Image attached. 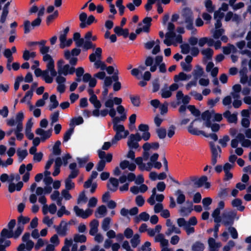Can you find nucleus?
<instances>
[{"label": "nucleus", "mask_w": 251, "mask_h": 251, "mask_svg": "<svg viewBox=\"0 0 251 251\" xmlns=\"http://www.w3.org/2000/svg\"><path fill=\"white\" fill-rule=\"evenodd\" d=\"M187 108L190 110L191 113L196 117H199L201 115L200 111L197 109L195 105H189Z\"/></svg>", "instance_id": "obj_55"}, {"label": "nucleus", "mask_w": 251, "mask_h": 251, "mask_svg": "<svg viewBox=\"0 0 251 251\" xmlns=\"http://www.w3.org/2000/svg\"><path fill=\"white\" fill-rule=\"evenodd\" d=\"M114 31L118 36H123L126 38L129 35V30L127 28H123L122 27L116 26L114 28Z\"/></svg>", "instance_id": "obj_24"}, {"label": "nucleus", "mask_w": 251, "mask_h": 251, "mask_svg": "<svg viewBox=\"0 0 251 251\" xmlns=\"http://www.w3.org/2000/svg\"><path fill=\"white\" fill-rule=\"evenodd\" d=\"M166 225L168 227V228L165 231V235H170L173 232L176 234H180V229L179 228L175 226V225H173V223L171 219H168L166 220Z\"/></svg>", "instance_id": "obj_13"}, {"label": "nucleus", "mask_w": 251, "mask_h": 251, "mask_svg": "<svg viewBox=\"0 0 251 251\" xmlns=\"http://www.w3.org/2000/svg\"><path fill=\"white\" fill-rule=\"evenodd\" d=\"M99 225V222L97 219H94L90 222V235H101L100 234L98 233Z\"/></svg>", "instance_id": "obj_20"}, {"label": "nucleus", "mask_w": 251, "mask_h": 251, "mask_svg": "<svg viewBox=\"0 0 251 251\" xmlns=\"http://www.w3.org/2000/svg\"><path fill=\"white\" fill-rule=\"evenodd\" d=\"M140 236H132L130 240V243L133 248H135L141 242Z\"/></svg>", "instance_id": "obj_56"}, {"label": "nucleus", "mask_w": 251, "mask_h": 251, "mask_svg": "<svg viewBox=\"0 0 251 251\" xmlns=\"http://www.w3.org/2000/svg\"><path fill=\"white\" fill-rule=\"evenodd\" d=\"M104 105L107 108H109L110 110L108 111V114L109 116L114 118L116 114V112L115 109L113 108V101L111 99H108L104 103Z\"/></svg>", "instance_id": "obj_25"}, {"label": "nucleus", "mask_w": 251, "mask_h": 251, "mask_svg": "<svg viewBox=\"0 0 251 251\" xmlns=\"http://www.w3.org/2000/svg\"><path fill=\"white\" fill-rule=\"evenodd\" d=\"M30 236H22V239L23 242L26 243V249L28 251H30L34 246V242L30 240Z\"/></svg>", "instance_id": "obj_36"}, {"label": "nucleus", "mask_w": 251, "mask_h": 251, "mask_svg": "<svg viewBox=\"0 0 251 251\" xmlns=\"http://www.w3.org/2000/svg\"><path fill=\"white\" fill-rule=\"evenodd\" d=\"M9 5L10 2L8 1L3 6L2 12L0 19V22L2 24L4 23L6 21V17L9 13L8 7Z\"/></svg>", "instance_id": "obj_31"}, {"label": "nucleus", "mask_w": 251, "mask_h": 251, "mask_svg": "<svg viewBox=\"0 0 251 251\" xmlns=\"http://www.w3.org/2000/svg\"><path fill=\"white\" fill-rule=\"evenodd\" d=\"M81 52V50L77 48H74L71 51L66 50L64 51V57L66 59L69 60L71 55L77 56L79 55Z\"/></svg>", "instance_id": "obj_28"}, {"label": "nucleus", "mask_w": 251, "mask_h": 251, "mask_svg": "<svg viewBox=\"0 0 251 251\" xmlns=\"http://www.w3.org/2000/svg\"><path fill=\"white\" fill-rule=\"evenodd\" d=\"M156 133H157L159 138L160 139H164L167 134L166 129L163 127L156 129Z\"/></svg>", "instance_id": "obj_51"}, {"label": "nucleus", "mask_w": 251, "mask_h": 251, "mask_svg": "<svg viewBox=\"0 0 251 251\" xmlns=\"http://www.w3.org/2000/svg\"><path fill=\"white\" fill-rule=\"evenodd\" d=\"M119 185L118 180L114 177H111L109 179V182L107 184V188L112 192H115Z\"/></svg>", "instance_id": "obj_23"}, {"label": "nucleus", "mask_w": 251, "mask_h": 251, "mask_svg": "<svg viewBox=\"0 0 251 251\" xmlns=\"http://www.w3.org/2000/svg\"><path fill=\"white\" fill-rule=\"evenodd\" d=\"M204 244L200 241H196L192 246V251H203Z\"/></svg>", "instance_id": "obj_41"}, {"label": "nucleus", "mask_w": 251, "mask_h": 251, "mask_svg": "<svg viewBox=\"0 0 251 251\" xmlns=\"http://www.w3.org/2000/svg\"><path fill=\"white\" fill-rule=\"evenodd\" d=\"M76 160L78 162L79 167L81 168L84 167L85 164L88 162L89 160V157L85 156L83 158L77 157Z\"/></svg>", "instance_id": "obj_60"}, {"label": "nucleus", "mask_w": 251, "mask_h": 251, "mask_svg": "<svg viewBox=\"0 0 251 251\" xmlns=\"http://www.w3.org/2000/svg\"><path fill=\"white\" fill-rule=\"evenodd\" d=\"M176 36V34L175 32H168L165 35V39L164 40V43L168 46L172 45V40Z\"/></svg>", "instance_id": "obj_33"}, {"label": "nucleus", "mask_w": 251, "mask_h": 251, "mask_svg": "<svg viewBox=\"0 0 251 251\" xmlns=\"http://www.w3.org/2000/svg\"><path fill=\"white\" fill-rule=\"evenodd\" d=\"M43 60L45 62H48L46 71L48 72V75H49V72H50L51 77L56 76L57 72L54 69V61L50 55L47 54L43 56Z\"/></svg>", "instance_id": "obj_8"}, {"label": "nucleus", "mask_w": 251, "mask_h": 251, "mask_svg": "<svg viewBox=\"0 0 251 251\" xmlns=\"http://www.w3.org/2000/svg\"><path fill=\"white\" fill-rule=\"evenodd\" d=\"M228 188H221L218 193V196L221 199H225L228 196Z\"/></svg>", "instance_id": "obj_46"}, {"label": "nucleus", "mask_w": 251, "mask_h": 251, "mask_svg": "<svg viewBox=\"0 0 251 251\" xmlns=\"http://www.w3.org/2000/svg\"><path fill=\"white\" fill-rule=\"evenodd\" d=\"M98 175V173L96 171H93L92 172V174H91L90 176L89 177V178L87 179V180H86L84 182V184L83 185L84 187L85 188H88L90 187V186L92 185L93 180L94 179H95L97 177Z\"/></svg>", "instance_id": "obj_34"}, {"label": "nucleus", "mask_w": 251, "mask_h": 251, "mask_svg": "<svg viewBox=\"0 0 251 251\" xmlns=\"http://www.w3.org/2000/svg\"><path fill=\"white\" fill-rule=\"evenodd\" d=\"M152 18L151 17H145L142 21L143 24L145 25L143 27H146L148 29V31L150 32V27L151 25Z\"/></svg>", "instance_id": "obj_58"}, {"label": "nucleus", "mask_w": 251, "mask_h": 251, "mask_svg": "<svg viewBox=\"0 0 251 251\" xmlns=\"http://www.w3.org/2000/svg\"><path fill=\"white\" fill-rule=\"evenodd\" d=\"M236 215L237 212L235 210H231L227 213H223L222 215L223 224L226 226H232Z\"/></svg>", "instance_id": "obj_6"}, {"label": "nucleus", "mask_w": 251, "mask_h": 251, "mask_svg": "<svg viewBox=\"0 0 251 251\" xmlns=\"http://www.w3.org/2000/svg\"><path fill=\"white\" fill-rule=\"evenodd\" d=\"M210 150L211 152V156L212 157H220V154L218 155V152L220 154L222 152L221 148L219 146H216L214 143L213 142H210L209 143Z\"/></svg>", "instance_id": "obj_26"}, {"label": "nucleus", "mask_w": 251, "mask_h": 251, "mask_svg": "<svg viewBox=\"0 0 251 251\" xmlns=\"http://www.w3.org/2000/svg\"><path fill=\"white\" fill-rule=\"evenodd\" d=\"M92 37V32L91 31H88L86 33L84 39H85V45H83V50H87L90 49H94L96 45L93 44L91 41Z\"/></svg>", "instance_id": "obj_11"}, {"label": "nucleus", "mask_w": 251, "mask_h": 251, "mask_svg": "<svg viewBox=\"0 0 251 251\" xmlns=\"http://www.w3.org/2000/svg\"><path fill=\"white\" fill-rule=\"evenodd\" d=\"M237 138L239 139V141L241 142L243 147L248 148L251 145V141L248 139H246L243 133H238L237 135Z\"/></svg>", "instance_id": "obj_30"}, {"label": "nucleus", "mask_w": 251, "mask_h": 251, "mask_svg": "<svg viewBox=\"0 0 251 251\" xmlns=\"http://www.w3.org/2000/svg\"><path fill=\"white\" fill-rule=\"evenodd\" d=\"M9 178L8 181L10 182L8 185V191L12 193L15 191H20L24 186L22 181H19L16 184L13 183L12 181L15 179V175L11 174L9 176Z\"/></svg>", "instance_id": "obj_10"}, {"label": "nucleus", "mask_w": 251, "mask_h": 251, "mask_svg": "<svg viewBox=\"0 0 251 251\" xmlns=\"http://www.w3.org/2000/svg\"><path fill=\"white\" fill-rule=\"evenodd\" d=\"M208 244L209 251H219L222 246V243L220 242H216L215 239L212 237H210L208 239Z\"/></svg>", "instance_id": "obj_18"}, {"label": "nucleus", "mask_w": 251, "mask_h": 251, "mask_svg": "<svg viewBox=\"0 0 251 251\" xmlns=\"http://www.w3.org/2000/svg\"><path fill=\"white\" fill-rule=\"evenodd\" d=\"M41 22V18L38 17L31 23L28 20H25L24 23V33L27 34L30 32L31 29H34L36 27L39 26Z\"/></svg>", "instance_id": "obj_9"}, {"label": "nucleus", "mask_w": 251, "mask_h": 251, "mask_svg": "<svg viewBox=\"0 0 251 251\" xmlns=\"http://www.w3.org/2000/svg\"><path fill=\"white\" fill-rule=\"evenodd\" d=\"M204 5L208 12L212 13L214 12L215 6L213 5L212 1L211 0H206Z\"/></svg>", "instance_id": "obj_49"}, {"label": "nucleus", "mask_w": 251, "mask_h": 251, "mask_svg": "<svg viewBox=\"0 0 251 251\" xmlns=\"http://www.w3.org/2000/svg\"><path fill=\"white\" fill-rule=\"evenodd\" d=\"M191 77V75H187L186 74L183 72H180L178 75H176L174 76V81L176 82L179 80H185L189 79Z\"/></svg>", "instance_id": "obj_42"}, {"label": "nucleus", "mask_w": 251, "mask_h": 251, "mask_svg": "<svg viewBox=\"0 0 251 251\" xmlns=\"http://www.w3.org/2000/svg\"><path fill=\"white\" fill-rule=\"evenodd\" d=\"M127 144L128 147L131 150H132L133 149H137L139 146L138 143H137L136 141H135L133 139H132L130 136H129V137L128 138Z\"/></svg>", "instance_id": "obj_47"}, {"label": "nucleus", "mask_w": 251, "mask_h": 251, "mask_svg": "<svg viewBox=\"0 0 251 251\" xmlns=\"http://www.w3.org/2000/svg\"><path fill=\"white\" fill-rule=\"evenodd\" d=\"M175 195L177 197L176 202L177 204H182L185 201V196L181 190H177L175 192Z\"/></svg>", "instance_id": "obj_32"}, {"label": "nucleus", "mask_w": 251, "mask_h": 251, "mask_svg": "<svg viewBox=\"0 0 251 251\" xmlns=\"http://www.w3.org/2000/svg\"><path fill=\"white\" fill-rule=\"evenodd\" d=\"M17 155L19 158L20 159V161H23L28 155L27 151L26 150L22 151H17Z\"/></svg>", "instance_id": "obj_62"}, {"label": "nucleus", "mask_w": 251, "mask_h": 251, "mask_svg": "<svg viewBox=\"0 0 251 251\" xmlns=\"http://www.w3.org/2000/svg\"><path fill=\"white\" fill-rule=\"evenodd\" d=\"M34 239H38L37 242L35 245V250L37 251L42 247L44 244V241L42 238H38L40 236H31Z\"/></svg>", "instance_id": "obj_54"}, {"label": "nucleus", "mask_w": 251, "mask_h": 251, "mask_svg": "<svg viewBox=\"0 0 251 251\" xmlns=\"http://www.w3.org/2000/svg\"><path fill=\"white\" fill-rule=\"evenodd\" d=\"M107 212L106 207L104 205L99 206L95 212V216L97 218L104 216Z\"/></svg>", "instance_id": "obj_37"}, {"label": "nucleus", "mask_w": 251, "mask_h": 251, "mask_svg": "<svg viewBox=\"0 0 251 251\" xmlns=\"http://www.w3.org/2000/svg\"><path fill=\"white\" fill-rule=\"evenodd\" d=\"M165 236H154V241L159 242L161 247H167L168 246V240L165 239Z\"/></svg>", "instance_id": "obj_39"}, {"label": "nucleus", "mask_w": 251, "mask_h": 251, "mask_svg": "<svg viewBox=\"0 0 251 251\" xmlns=\"http://www.w3.org/2000/svg\"><path fill=\"white\" fill-rule=\"evenodd\" d=\"M29 221L30 218L28 217H25L21 215L18 217L17 226L18 227V230L20 231L22 234L24 230L25 225L29 223Z\"/></svg>", "instance_id": "obj_16"}, {"label": "nucleus", "mask_w": 251, "mask_h": 251, "mask_svg": "<svg viewBox=\"0 0 251 251\" xmlns=\"http://www.w3.org/2000/svg\"><path fill=\"white\" fill-rule=\"evenodd\" d=\"M22 234L17 226L15 219H11L7 224L6 227L1 231L0 235H21Z\"/></svg>", "instance_id": "obj_1"}, {"label": "nucleus", "mask_w": 251, "mask_h": 251, "mask_svg": "<svg viewBox=\"0 0 251 251\" xmlns=\"http://www.w3.org/2000/svg\"><path fill=\"white\" fill-rule=\"evenodd\" d=\"M220 226V224H216L214 228H210L207 230V234H211L212 232H213V235H218V231H219V228Z\"/></svg>", "instance_id": "obj_59"}, {"label": "nucleus", "mask_w": 251, "mask_h": 251, "mask_svg": "<svg viewBox=\"0 0 251 251\" xmlns=\"http://www.w3.org/2000/svg\"><path fill=\"white\" fill-rule=\"evenodd\" d=\"M223 116L227 119L229 123H236L237 122V113L231 114L229 110H226L223 113Z\"/></svg>", "instance_id": "obj_22"}, {"label": "nucleus", "mask_w": 251, "mask_h": 251, "mask_svg": "<svg viewBox=\"0 0 251 251\" xmlns=\"http://www.w3.org/2000/svg\"><path fill=\"white\" fill-rule=\"evenodd\" d=\"M113 129L116 132V134L112 139V143L115 144L118 141L123 138L122 132L125 131V126L123 125H118L119 123L112 121Z\"/></svg>", "instance_id": "obj_5"}, {"label": "nucleus", "mask_w": 251, "mask_h": 251, "mask_svg": "<svg viewBox=\"0 0 251 251\" xmlns=\"http://www.w3.org/2000/svg\"><path fill=\"white\" fill-rule=\"evenodd\" d=\"M197 120V119L193 120L188 126V131L190 134L194 135H200L201 134L206 137H210L212 139H213L215 141L218 140V137L216 134L210 133L209 134H207L204 131L202 130H199L197 128H194L193 127V124Z\"/></svg>", "instance_id": "obj_2"}, {"label": "nucleus", "mask_w": 251, "mask_h": 251, "mask_svg": "<svg viewBox=\"0 0 251 251\" xmlns=\"http://www.w3.org/2000/svg\"><path fill=\"white\" fill-rule=\"evenodd\" d=\"M129 98L130 99L132 104L136 107H138L140 105V98L139 96H132L130 95Z\"/></svg>", "instance_id": "obj_48"}, {"label": "nucleus", "mask_w": 251, "mask_h": 251, "mask_svg": "<svg viewBox=\"0 0 251 251\" xmlns=\"http://www.w3.org/2000/svg\"><path fill=\"white\" fill-rule=\"evenodd\" d=\"M242 201L239 198L234 199L231 201V205L234 207H237L240 211H243L245 209V206L242 205Z\"/></svg>", "instance_id": "obj_35"}, {"label": "nucleus", "mask_w": 251, "mask_h": 251, "mask_svg": "<svg viewBox=\"0 0 251 251\" xmlns=\"http://www.w3.org/2000/svg\"><path fill=\"white\" fill-rule=\"evenodd\" d=\"M112 157L113 155L112 153H107L106 156V160H100L99 161L96 166L97 170L99 172L103 171L105 166V163L110 162L112 160Z\"/></svg>", "instance_id": "obj_17"}, {"label": "nucleus", "mask_w": 251, "mask_h": 251, "mask_svg": "<svg viewBox=\"0 0 251 251\" xmlns=\"http://www.w3.org/2000/svg\"><path fill=\"white\" fill-rule=\"evenodd\" d=\"M65 190L69 191L75 188V184L73 182H72V179L67 178L65 180Z\"/></svg>", "instance_id": "obj_52"}, {"label": "nucleus", "mask_w": 251, "mask_h": 251, "mask_svg": "<svg viewBox=\"0 0 251 251\" xmlns=\"http://www.w3.org/2000/svg\"><path fill=\"white\" fill-rule=\"evenodd\" d=\"M64 64V61L63 59H60L57 61V66L59 75H63L66 76L68 74L72 75L75 73V68L74 67H71L69 64L63 66Z\"/></svg>", "instance_id": "obj_3"}, {"label": "nucleus", "mask_w": 251, "mask_h": 251, "mask_svg": "<svg viewBox=\"0 0 251 251\" xmlns=\"http://www.w3.org/2000/svg\"><path fill=\"white\" fill-rule=\"evenodd\" d=\"M110 221L111 219L109 217L105 218L103 220L101 224V228L104 231H108L109 229Z\"/></svg>", "instance_id": "obj_45"}, {"label": "nucleus", "mask_w": 251, "mask_h": 251, "mask_svg": "<svg viewBox=\"0 0 251 251\" xmlns=\"http://www.w3.org/2000/svg\"><path fill=\"white\" fill-rule=\"evenodd\" d=\"M230 140L229 137L227 135H225L223 138L219 139V143L221 145L223 148L227 146V142Z\"/></svg>", "instance_id": "obj_61"}, {"label": "nucleus", "mask_w": 251, "mask_h": 251, "mask_svg": "<svg viewBox=\"0 0 251 251\" xmlns=\"http://www.w3.org/2000/svg\"><path fill=\"white\" fill-rule=\"evenodd\" d=\"M152 93L157 92L160 88V84L159 83V79L156 78L152 82Z\"/></svg>", "instance_id": "obj_64"}, {"label": "nucleus", "mask_w": 251, "mask_h": 251, "mask_svg": "<svg viewBox=\"0 0 251 251\" xmlns=\"http://www.w3.org/2000/svg\"><path fill=\"white\" fill-rule=\"evenodd\" d=\"M73 244V240L72 239L68 240L66 238L65 240V245L61 249V251H70L69 248Z\"/></svg>", "instance_id": "obj_57"}, {"label": "nucleus", "mask_w": 251, "mask_h": 251, "mask_svg": "<svg viewBox=\"0 0 251 251\" xmlns=\"http://www.w3.org/2000/svg\"><path fill=\"white\" fill-rule=\"evenodd\" d=\"M79 19L81 22L79 26L81 28H85L87 25H91L96 21L95 17L91 15L87 18V15L85 12H82L79 15Z\"/></svg>", "instance_id": "obj_7"}, {"label": "nucleus", "mask_w": 251, "mask_h": 251, "mask_svg": "<svg viewBox=\"0 0 251 251\" xmlns=\"http://www.w3.org/2000/svg\"><path fill=\"white\" fill-rule=\"evenodd\" d=\"M50 102L52 103V104H50L49 105V110L51 111L58 106L59 102L57 100L56 96L54 94L50 96Z\"/></svg>", "instance_id": "obj_38"}, {"label": "nucleus", "mask_w": 251, "mask_h": 251, "mask_svg": "<svg viewBox=\"0 0 251 251\" xmlns=\"http://www.w3.org/2000/svg\"><path fill=\"white\" fill-rule=\"evenodd\" d=\"M68 224L64 221H62L59 226H54L56 231L59 235H65L66 234Z\"/></svg>", "instance_id": "obj_19"}, {"label": "nucleus", "mask_w": 251, "mask_h": 251, "mask_svg": "<svg viewBox=\"0 0 251 251\" xmlns=\"http://www.w3.org/2000/svg\"><path fill=\"white\" fill-rule=\"evenodd\" d=\"M182 15L185 22L193 19V12L188 7H185L183 9Z\"/></svg>", "instance_id": "obj_29"}, {"label": "nucleus", "mask_w": 251, "mask_h": 251, "mask_svg": "<svg viewBox=\"0 0 251 251\" xmlns=\"http://www.w3.org/2000/svg\"><path fill=\"white\" fill-rule=\"evenodd\" d=\"M76 167L77 164L75 162L72 163L69 165V169L71 170V173L67 178L72 179L77 176L79 174V170L77 169Z\"/></svg>", "instance_id": "obj_21"}, {"label": "nucleus", "mask_w": 251, "mask_h": 251, "mask_svg": "<svg viewBox=\"0 0 251 251\" xmlns=\"http://www.w3.org/2000/svg\"><path fill=\"white\" fill-rule=\"evenodd\" d=\"M74 210L77 216L83 219L87 218L92 213V210L91 209L88 208L84 211L83 209L79 208L77 206H74Z\"/></svg>", "instance_id": "obj_14"}, {"label": "nucleus", "mask_w": 251, "mask_h": 251, "mask_svg": "<svg viewBox=\"0 0 251 251\" xmlns=\"http://www.w3.org/2000/svg\"><path fill=\"white\" fill-rule=\"evenodd\" d=\"M102 49L100 48H97L96 49L95 52L91 53L89 57V60L91 62H95L96 61L97 58L100 60L101 57Z\"/></svg>", "instance_id": "obj_27"}, {"label": "nucleus", "mask_w": 251, "mask_h": 251, "mask_svg": "<svg viewBox=\"0 0 251 251\" xmlns=\"http://www.w3.org/2000/svg\"><path fill=\"white\" fill-rule=\"evenodd\" d=\"M235 245V242L232 240H229L227 244L225 245L223 248V251H229L231 249L234 247Z\"/></svg>", "instance_id": "obj_63"}, {"label": "nucleus", "mask_w": 251, "mask_h": 251, "mask_svg": "<svg viewBox=\"0 0 251 251\" xmlns=\"http://www.w3.org/2000/svg\"><path fill=\"white\" fill-rule=\"evenodd\" d=\"M74 131V127H71L69 128L65 133L63 136V142H67L71 137V135L73 133Z\"/></svg>", "instance_id": "obj_50"}, {"label": "nucleus", "mask_w": 251, "mask_h": 251, "mask_svg": "<svg viewBox=\"0 0 251 251\" xmlns=\"http://www.w3.org/2000/svg\"><path fill=\"white\" fill-rule=\"evenodd\" d=\"M52 129L50 128L47 130H44L41 128H38L35 130V133L41 136V141L44 142L50 138L52 135Z\"/></svg>", "instance_id": "obj_15"}, {"label": "nucleus", "mask_w": 251, "mask_h": 251, "mask_svg": "<svg viewBox=\"0 0 251 251\" xmlns=\"http://www.w3.org/2000/svg\"><path fill=\"white\" fill-rule=\"evenodd\" d=\"M190 179L194 183L193 187L194 188H200L204 185L205 188L208 189L210 187L211 184L207 182L208 178L205 176H202L198 178L196 176H190Z\"/></svg>", "instance_id": "obj_4"}, {"label": "nucleus", "mask_w": 251, "mask_h": 251, "mask_svg": "<svg viewBox=\"0 0 251 251\" xmlns=\"http://www.w3.org/2000/svg\"><path fill=\"white\" fill-rule=\"evenodd\" d=\"M196 68L197 69L193 71V75L195 78L197 79L198 77L201 76L204 72L201 66L197 65Z\"/></svg>", "instance_id": "obj_44"}, {"label": "nucleus", "mask_w": 251, "mask_h": 251, "mask_svg": "<svg viewBox=\"0 0 251 251\" xmlns=\"http://www.w3.org/2000/svg\"><path fill=\"white\" fill-rule=\"evenodd\" d=\"M34 74L36 77L42 76L44 80L47 83L50 84L53 81V78L48 75V72L46 70L42 71L41 69L37 68L35 70Z\"/></svg>", "instance_id": "obj_12"}, {"label": "nucleus", "mask_w": 251, "mask_h": 251, "mask_svg": "<svg viewBox=\"0 0 251 251\" xmlns=\"http://www.w3.org/2000/svg\"><path fill=\"white\" fill-rule=\"evenodd\" d=\"M201 53L207 59L210 60L212 59L213 54V50L211 48H207L206 49L202 50L201 51Z\"/></svg>", "instance_id": "obj_43"}, {"label": "nucleus", "mask_w": 251, "mask_h": 251, "mask_svg": "<svg viewBox=\"0 0 251 251\" xmlns=\"http://www.w3.org/2000/svg\"><path fill=\"white\" fill-rule=\"evenodd\" d=\"M150 215L146 212H141L138 216V217H136L135 219V222L136 223H138L140 220H142L143 221H147L149 220Z\"/></svg>", "instance_id": "obj_40"}, {"label": "nucleus", "mask_w": 251, "mask_h": 251, "mask_svg": "<svg viewBox=\"0 0 251 251\" xmlns=\"http://www.w3.org/2000/svg\"><path fill=\"white\" fill-rule=\"evenodd\" d=\"M193 210V208L191 207H182L179 210V213L183 216H188Z\"/></svg>", "instance_id": "obj_53"}]
</instances>
